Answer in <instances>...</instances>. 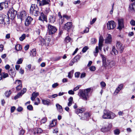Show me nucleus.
Returning <instances> with one entry per match:
<instances>
[{"label":"nucleus","mask_w":135,"mask_h":135,"mask_svg":"<svg viewBox=\"0 0 135 135\" xmlns=\"http://www.w3.org/2000/svg\"><path fill=\"white\" fill-rule=\"evenodd\" d=\"M120 90L118 89V88H117L115 91L114 92V94L115 95H117L119 92Z\"/></svg>","instance_id":"obj_49"},{"label":"nucleus","mask_w":135,"mask_h":135,"mask_svg":"<svg viewBox=\"0 0 135 135\" xmlns=\"http://www.w3.org/2000/svg\"><path fill=\"white\" fill-rule=\"evenodd\" d=\"M115 65V62L113 61H110L109 60V63L108 66V69L112 67Z\"/></svg>","instance_id":"obj_30"},{"label":"nucleus","mask_w":135,"mask_h":135,"mask_svg":"<svg viewBox=\"0 0 135 135\" xmlns=\"http://www.w3.org/2000/svg\"><path fill=\"white\" fill-rule=\"evenodd\" d=\"M57 119H54L50 123L49 126V128L50 129L51 128L54 127L56 125L57 123Z\"/></svg>","instance_id":"obj_20"},{"label":"nucleus","mask_w":135,"mask_h":135,"mask_svg":"<svg viewBox=\"0 0 135 135\" xmlns=\"http://www.w3.org/2000/svg\"><path fill=\"white\" fill-rule=\"evenodd\" d=\"M115 116L113 113L106 110H104L102 118L105 119H113Z\"/></svg>","instance_id":"obj_3"},{"label":"nucleus","mask_w":135,"mask_h":135,"mask_svg":"<svg viewBox=\"0 0 135 135\" xmlns=\"http://www.w3.org/2000/svg\"><path fill=\"white\" fill-rule=\"evenodd\" d=\"M39 45L41 46H43L45 43V41L44 39L41 38L39 42Z\"/></svg>","instance_id":"obj_29"},{"label":"nucleus","mask_w":135,"mask_h":135,"mask_svg":"<svg viewBox=\"0 0 135 135\" xmlns=\"http://www.w3.org/2000/svg\"><path fill=\"white\" fill-rule=\"evenodd\" d=\"M15 49L17 51H20L22 49V47L21 45L17 44L16 45L15 47Z\"/></svg>","instance_id":"obj_28"},{"label":"nucleus","mask_w":135,"mask_h":135,"mask_svg":"<svg viewBox=\"0 0 135 135\" xmlns=\"http://www.w3.org/2000/svg\"><path fill=\"white\" fill-rule=\"evenodd\" d=\"M89 28H86L84 31V33H88L89 31Z\"/></svg>","instance_id":"obj_64"},{"label":"nucleus","mask_w":135,"mask_h":135,"mask_svg":"<svg viewBox=\"0 0 135 135\" xmlns=\"http://www.w3.org/2000/svg\"><path fill=\"white\" fill-rule=\"evenodd\" d=\"M25 37L26 35L25 34H23L20 37V40L21 41H22L25 38Z\"/></svg>","instance_id":"obj_38"},{"label":"nucleus","mask_w":135,"mask_h":135,"mask_svg":"<svg viewBox=\"0 0 135 135\" xmlns=\"http://www.w3.org/2000/svg\"><path fill=\"white\" fill-rule=\"evenodd\" d=\"M130 23L131 25L133 26H135V21L133 20H132L130 22Z\"/></svg>","instance_id":"obj_48"},{"label":"nucleus","mask_w":135,"mask_h":135,"mask_svg":"<svg viewBox=\"0 0 135 135\" xmlns=\"http://www.w3.org/2000/svg\"><path fill=\"white\" fill-rule=\"evenodd\" d=\"M42 101L43 104L44 105H49L51 104L50 100L49 99H42Z\"/></svg>","instance_id":"obj_23"},{"label":"nucleus","mask_w":135,"mask_h":135,"mask_svg":"<svg viewBox=\"0 0 135 135\" xmlns=\"http://www.w3.org/2000/svg\"><path fill=\"white\" fill-rule=\"evenodd\" d=\"M89 69L91 71H94L96 69V68L95 66H92L89 68Z\"/></svg>","instance_id":"obj_44"},{"label":"nucleus","mask_w":135,"mask_h":135,"mask_svg":"<svg viewBox=\"0 0 135 135\" xmlns=\"http://www.w3.org/2000/svg\"><path fill=\"white\" fill-rule=\"evenodd\" d=\"M9 2L7 1L0 3V10H2L4 8H6L8 7Z\"/></svg>","instance_id":"obj_11"},{"label":"nucleus","mask_w":135,"mask_h":135,"mask_svg":"<svg viewBox=\"0 0 135 135\" xmlns=\"http://www.w3.org/2000/svg\"><path fill=\"white\" fill-rule=\"evenodd\" d=\"M118 28L120 30H121L124 27V20L123 19H119L118 20Z\"/></svg>","instance_id":"obj_13"},{"label":"nucleus","mask_w":135,"mask_h":135,"mask_svg":"<svg viewBox=\"0 0 135 135\" xmlns=\"http://www.w3.org/2000/svg\"><path fill=\"white\" fill-rule=\"evenodd\" d=\"M8 77V75L7 73L2 72L0 75V80H2L3 78L4 79Z\"/></svg>","instance_id":"obj_22"},{"label":"nucleus","mask_w":135,"mask_h":135,"mask_svg":"<svg viewBox=\"0 0 135 135\" xmlns=\"http://www.w3.org/2000/svg\"><path fill=\"white\" fill-rule=\"evenodd\" d=\"M74 70H72L70 71L68 73V77L69 78L71 79L73 77V74L74 73Z\"/></svg>","instance_id":"obj_36"},{"label":"nucleus","mask_w":135,"mask_h":135,"mask_svg":"<svg viewBox=\"0 0 135 135\" xmlns=\"http://www.w3.org/2000/svg\"><path fill=\"white\" fill-rule=\"evenodd\" d=\"M17 14V11L14 10L13 8H10L7 14L8 17L11 19H13L15 17Z\"/></svg>","instance_id":"obj_5"},{"label":"nucleus","mask_w":135,"mask_h":135,"mask_svg":"<svg viewBox=\"0 0 135 135\" xmlns=\"http://www.w3.org/2000/svg\"><path fill=\"white\" fill-rule=\"evenodd\" d=\"M80 73L79 72H77L75 73V75L76 78H78L80 74Z\"/></svg>","instance_id":"obj_51"},{"label":"nucleus","mask_w":135,"mask_h":135,"mask_svg":"<svg viewBox=\"0 0 135 135\" xmlns=\"http://www.w3.org/2000/svg\"><path fill=\"white\" fill-rule=\"evenodd\" d=\"M23 109V108L21 107H18L17 109V110L18 112L21 111Z\"/></svg>","instance_id":"obj_53"},{"label":"nucleus","mask_w":135,"mask_h":135,"mask_svg":"<svg viewBox=\"0 0 135 135\" xmlns=\"http://www.w3.org/2000/svg\"><path fill=\"white\" fill-rule=\"evenodd\" d=\"M88 49V46H85L83 49L82 51L83 52H85L86 50Z\"/></svg>","instance_id":"obj_47"},{"label":"nucleus","mask_w":135,"mask_h":135,"mask_svg":"<svg viewBox=\"0 0 135 135\" xmlns=\"http://www.w3.org/2000/svg\"><path fill=\"white\" fill-rule=\"evenodd\" d=\"M6 17V16L3 14H0V23L4 25L5 22V17Z\"/></svg>","instance_id":"obj_19"},{"label":"nucleus","mask_w":135,"mask_h":135,"mask_svg":"<svg viewBox=\"0 0 135 135\" xmlns=\"http://www.w3.org/2000/svg\"><path fill=\"white\" fill-rule=\"evenodd\" d=\"M42 132V130L40 128H38L37 129V132H36L37 133H40Z\"/></svg>","instance_id":"obj_52"},{"label":"nucleus","mask_w":135,"mask_h":135,"mask_svg":"<svg viewBox=\"0 0 135 135\" xmlns=\"http://www.w3.org/2000/svg\"><path fill=\"white\" fill-rule=\"evenodd\" d=\"M22 88L21 85H18L16 87V89L17 90H20Z\"/></svg>","instance_id":"obj_54"},{"label":"nucleus","mask_w":135,"mask_h":135,"mask_svg":"<svg viewBox=\"0 0 135 135\" xmlns=\"http://www.w3.org/2000/svg\"><path fill=\"white\" fill-rule=\"evenodd\" d=\"M74 90L73 91L72 90H69L68 92V93L70 94L73 95L74 94Z\"/></svg>","instance_id":"obj_59"},{"label":"nucleus","mask_w":135,"mask_h":135,"mask_svg":"<svg viewBox=\"0 0 135 135\" xmlns=\"http://www.w3.org/2000/svg\"><path fill=\"white\" fill-rule=\"evenodd\" d=\"M90 114L89 113H84L83 116H82L80 118L81 119L84 120H88L90 116Z\"/></svg>","instance_id":"obj_16"},{"label":"nucleus","mask_w":135,"mask_h":135,"mask_svg":"<svg viewBox=\"0 0 135 135\" xmlns=\"http://www.w3.org/2000/svg\"><path fill=\"white\" fill-rule=\"evenodd\" d=\"M48 28L49 35H52L55 33L57 31L56 28L54 26H52L50 24L48 25Z\"/></svg>","instance_id":"obj_8"},{"label":"nucleus","mask_w":135,"mask_h":135,"mask_svg":"<svg viewBox=\"0 0 135 135\" xmlns=\"http://www.w3.org/2000/svg\"><path fill=\"white\" fill-rule=\"evenodd\" d=\"M84 111V109L83 108L77 109L76 110L75 112L77 114L82 113Z\"/></svg>","instance_id":"obj_31"},{"label":"nucleus","mask_w":135,"mask_h":135,"mask_svg":"<svg viewBox=\"0 0 135 135\" xmlns=\"http://www.w3.org/2000/svg\"><path fill=\"white\" fill-rule=\"evenodd\" d=\"M71 40V38L69 36H68L65 38L64 41L66 43H68L70 42Z\"/></svg>","instance_id":"obj_32"},{"label":"nucleus","mask_w":135,"mask_h":135,"mask_svg":"<svg viewBox=\"0 0 135 135\" xmlns=\"http://www.w3.org/2000/svg\"><path fill=\"white\" fill-rule=\"evenodd\" d=\"M69 102L68 104V105L69 106H70L72 103L73 101V98L72 97H70L69 99Z\"/></svg>","instance_id":"obj_33"},{"label":"nucleus","mask_w":135,"mask_h":135,"mask_svg":"<svg viewBox=\"0 0 135 135\" xmlns=\"http://www.w3.org/2000/svg\"><path fill=\"white\" fill-rule=\"evenodd\" d=\"M97 40L95 38H92L91 40V43L92 44H95L97 42Z\"/></svg>","instance_id":"obj_40"},{"label":"nucleus","mask_w":135,"mask_h":135,"mask_svg":"<svg viewBox=\"0 0 135 135\" xmlns=\"http://www.w3.org/2000/svg\"><path fill=\"white\" fill-rule=\"evenodd\" d=\"M46 118H44L41 120V122L42 123H44L46 122Z\"/></svg>","instance_id":"obj_55"},{"label":"nucleus","mask_w":135,"mask_h":135,"mask_svg":"<svg viewBox=\"0 0 135 135\" xmlns=\"http://www.w3.org/2000/svg\"><path fill=\"white\" fill-rule=\"evenodd\" d=\"M39 20L41 21H46V17L44 14L42 12L41 14V15L39 18Z\"/></svg>","instance_id":"obj_21"},{"label":"nucleus","mask_w":135,"mask_h":135,"mask_svg":"<svg viewBox=\"0 0 135 135\" xmlns=\"http://www.w3.org/2000/svg\"><path fill=\"white\" fill-rule=\"evenodd\" d=\"M112 41L111 35L110 34L107 35L106 39L105 40V43L106 44H110Z\"/></svg>","instance_id":"obj_18"},{"label":"nucleus","mask_w":135,"mask_h":135,"mask_svg":"<svg viewBox=\"0 0 135 135\" xmlns=\"http://www.w3.org/2000/svg\"><path fill=\"white\" fill-rule=\"evenodd\" d=\"M23 59L21 58L17 62V64H21L22 62Z\"/></svg>","instance_id":"obj_46"},{"label":"nucleus","mask_w":135,"mask_h":135,"mask_svg":"<svg viewBox=\"0 0 135 135\" xmlns=\"http://www.w3.org/2000/svg\"><path fill=\"white\" fill-rule=\"evenodd\" d=\"M72 23L71 22H68L65 24L64 28L67 31H69L72 27Z\"/></svg>","instance_id":"obj_14"},{"label":"nucleus","mask_w":135,"mask_h":135,"mask_svg":"<svg viewBox=\"0 0 135 135\" xmlns=\"http://www.w3.org/2000/svg\"><path fill=\"white\" fill-rule=\"evenodd\" d=\"M107 26L108 30H112L115 27L116 23L113 21H109L107 24Z\"/></svg>","instance_id":"obj_7"},{"label":"nucleus","mask_w":135,"mask_h":135,"mask_svg":"<svg viewBox=\"0 0 135 135\" xmlns=\"http://www.w3.org/2000/svg\"><path fill=\"white\" fill-rule=\"evenodd\" d=\"M17 83L19 85H21V81L20 80H17L15 81V83Z\"/></svg>","instance_id":"obj_57"},{"label":"nucleus","mask_w":135,"mask_h":135,"mask_svg":"<svg viewBox=\"0 0 135 135\" xmlns=\"http://www.w3.org/2000/svg\"><path fill=\"white\" fill-rule=\"evenodd\" d=\"M120 133V131L118 129H116L114 131V133L115 134H118Z\"/></svg>","instance_id":"obj_45"},{"label":"nucleus","mask_w":135,"mask_h":135,"mask_svg":"<svg viewBox=\"0 0 135 135\" xmlns=\"http://www.w3.org/2000/svg\"><path fill=\"white\" fill-rule=\"evenodd\" d=\"M17 16L18 18L20 19L22 21L26 17V12L25 11H22L17 15Z\"/></svg>","instance_id":"obj_12"},{"label":"nucleus","mask_w":135,"mask_h":135,"mask_svg":"<svg viewBox=\"0 0 135 135\" xmlns=\"http://www.w3.org/2000/svg\"><path fill=\"white\" fill-rule=\"evenodd\" d=\"M100 56L102 59L103 66L106 69H108L109 60L106 61L105 57L104 55L101 54Z\"/></svg>","instance_id":"obj_9"},{"label":"nucleus","mask_w":135,"mask_h":135,"mask_svg":"<svg viewBox=\"0 0 135 135\" xmlns=\"http://www.w3.org/2000/svg\"><path fill=\"white\" fill-rule=\"evenodd\" d=\"M116 46L117 50L120 53H122L124 50V46L122 43L119 41H117L116 43Z\"/></svg>","instance_id":"obj_6"},{"label":"nucleus","mask_w":135,"mask_h":135,"mask_svg":"<svg viewBox=\"0 0 135 135\" xmlns=\"http://www.w3.org/2000/svg\"><path fill=\"white\" fill-rule=\"evenodd\" d=\"M33 20V18L30 17L28 16L26 19L25 22V25L26 26H28L30 24L31 21Z\"/></svg>","instance_id":"obj_17"},{"label":"nucleus","mask_w":135,"mask_h":135,"mask_svg":"<svg viewBox=\"0 0 135 135\" xmlns=\"http://www.w3.org/2000/svg\"><path fill=\"white\" fill-rule=\"evenodd\" d=\"M26 90L27 89L26 88H23V90H22L20 93H18L17 95L14 97V98L16 100L19 98L20 96H22L23 94L26 92Z\"/></svg>","instance_id":"obj_15"},{"label":"nucleus","mask_w":135,"mask_h":135,"mask_svg":"<svg viewBox=\"0 0 135 135\" xmlns=\"http://www.w3.org/2000/svg\"><path fill=\"white\" fill-rule=\"evenodd\" d=\"M58 84L57 83H55L53 84L52 85V87L53 88H55L58 85Z\"/></svg>","instance_id":"obj_56"},{"label":"nucleus","mask_w":135,"mask_h":135,"mask_svg":"<svg viewBox=\"0 0 135 135\" xmlns=\"http://www.w3.org/2000/svg\"><path fill=\"white\" fill-rule=\"evenodd\" d=\"M39 93L38 92H33L32 94V96L34 97L35 98L39 95Z\"/></svg>","instance_id":"obj_41"},{"label":"nucleus","mask_w":135,"mask_h":135,"mask_svg":"<svg viewBox=\"0 0 135 135\" xmlns=\"http://www.w3.org/2000/svg\"><path fill=\"white\" fill-rule=\"evenodd\" d=\"M128 10L129 11L132 12H135V0H131Z\"/></svg>","instance_id":"obj_10"},{"label":"nucleus","mask_w":135,"mask_h":135,"mask_svg":"<svg viewBox=\"0 0 135 135\" xmlns=\"http://www.w3.org/2000/svg\"><path fill=\"white\" fill-rule=\"evenodd\" d=\"M91 89L88 88L84 90H80L78 94L79 96L81 97L84 100H87L89 98L88 94Z\"/></svg>","instance_id":"obj_1"},{"label":"nucleus","mask_w":135,"mask_h":135,"mask_svg":"<svg viewBox=\"0 0 135 135\" xmlns=\"http://www.w3.org/2000/svg\"><path fill=\"white\" fill-rule=\"evenodd\" d=\"M49 1V0H42L41 1L39 2V5L40 6H41L48 4Z\"/></svg>","instance_id":"obj_24"},{"label":"nucleus","mask_w":135,"mask_h":135,"mask_svg":"<svg viewBox=\"0 0 135 135\" xmlns=\"http://www.w3.org/2000/svg\"><path fill=\"white\" fill-rule=\"evenodd\" d=\"M118 50L116 49L114 46H113L112 48V51L114 53L115 55H117L118 53Z\"/></svg>","instance_id":"obj_35"},{"label":"nucleus","mask_w":135,"mask_h":135,"mask_svg":"<svg viewBox=\"0 0 135 135\" xmlns=\"http://www.w3.org/2000/svg\"><path fill=\"white\" fill-rule=\"evenodd\" d=\"M24 133V131L21 130H20L19 133V135H23Z\"/></svg>","instance_id":"obj_61"},{"label":"nucleus","mask_w":135,"mask_h":135,"mask_svg":"<svg viewBox=\"0 0 135 135\" xmlns=\"http://www.w3.org/2000/svg\"><path fill=\"white\" fill-rule=\"evenodd\" d=\"M27 109L30 110H32L33 109V107L31 105H29L27 107Z\"/></svg>","instance_id":"obj_43"},{"label":"nucleus","mask_w":135,"mask_h":135,"mask_svg":"<svg viewBox=\"0 0 135 135\" xmlns=\"http://www.w3.org/2000/svg\"><path fill=\"white\" fill-rule=\"evenodd\" d=\"M104 41L103 38L102 36H100L99 38L98 47L97 46L95 48V51L94 52V55L96 56L98 55L99 52L98 49L101 50L103 46V43Z\"/></svg>","instance_id":"obj_4"},{"label":"nucleus","mask_w":135,"mask_h":135,"mask_svg":"<svg viewBox=\"0 0 135 135\" xmlns=\"http://www.w3.org/2000/svg\"><path fill=\"white\" fill-rule=\"evenodd\" d=\"M101 131L103 132H108V131H109V130L108 129L107 127H104L102 128L101 129Z\"/></svg>","instance_id":"obj_37"},{"label":"nucleus","mask_w":135,"mask_h":135,"mask_svg":"<svg viewBox=\"0 0 135 135\" xmlns=\"http://www.w3.org/2000/svg\"><path fill=\"white\" fill-rule=\"evenodd\" d=\"M9 18H9L8 17V16L7 17L6 16V17H5V22H7V23L8 24L9 23Z\"/></svg>","instance_id":"obj_50"},{"label":"nucleus","mask_w":135,"mask_h":135,"mask_svg":"<svg viewBox=\"0 0 135 135\" xmlns=\"http://www.w3.org/2000/svg\"><path fill=\"white\" fill-rule=\"evenodd\" d=\"M56 17L55 16H50L49 18V22L50 23H54L55 21Z\"/></svg>","instance_id":"obj_25"},{"label":"nucleus","mask_w":135,"mask_h":135,"mask_svg":"<svg viewBox=\"0 0 135 135\" xmlns=\"http://www.w3.org/2000/svg\"><path fill=\"white\" fill-rule=\"evenodd\" d=\"M56 106L57 110L59 112L61 113L62 112L63 109L62 106L61 105L58 104H56Z\"/></svg>","instance_id":"obj_26"},{"label":"nucleus","mask_w":135,"mask_h":135,"mask_svg":"<svg viewBox=\"0 0 135 135\" xmlns=\"http://www.w3.org/2000/svg\"><path fill=\"white\" fill-rule=\"evenodd\" d=\"M80 85H78L75 87L74 89L73 90L74 91H75L76 90H78L79 88V87Z\"/></svg>","instance_id":"obj_63"},{"label":"nucleus","mask_w":135,"mask_h":135,"mask_svg":"<svg viewBox=\"0 0 135 135\" xmlns=\"http://www.w3.org/2000/svg\"><path fill=\"white\" fill-rule=\"evenodd\" d=\"M100 85L102 88H104L105 87L106 85L104 81H102L100 83Z\"/></svg>","instance_id":"obj_39"},{"label":"nucleus","mask_w":135,"mask_h":135,"mask_svg":"<svg viewBox=\"0 0 135 135\" xmlns=\"http://www.w3.org/2000/svg\"><path fill=\"white\" fill-rule=\"evenodd\" d=\"M31 54L33 56H35L36 54V49H33L31 51Z\"/></svg>","instance_id":"obj_34"},{"label":"nucleus","mask_w":135,"mask_h":135,"mask_svg":"<svg viewBox=\"0 0 135 135\" xmlns=\"http://www.w3.org/2000/svg\"><path fill=\"white\" fill-rule=\"evenodd\" d=\"M39 10V8L36 5L32 4L30 9V13L33 15L37 16L40 13Z\"/></svg>","instance_id":"obj_2"},{"label":"nucleus","mask_w":135,"mask_h":135,"mask_svg":"<svg viewBox=\"0 0 135 135\" xmlns=\"http://www.w3.org/2000/svg\"><path fill=\"white\" fill-rule=\"evenodd\" d=\"M11 93V90H9L8 91L6 92L5 93V95L7 97H8Z\"/></svg>","instance_id":"obj_42"},{"label":"nucleus","mask_w":135,"mask_h":135,"mask_svg":"<svg viewBox=\"0 0 135 135\" xmlns=\"http://www.w3.org/2000/svg\"><path fill=\"white\" fill-rule=\"evenodd\" d=\"M15 109V107L14 106L12 107L11 108V113L13 112Z\"/></svg>","instance_id":"obj_60"},{"label":"nucleus","mask_w":135,"mask_h":135,"mask_svg":"<svg viewBox=\"0 0 135 135\" xmlns=\"http://www.w3.org/2000/svg\"><path fill=\"white\" fill-rule=\"evenodd\" d=\"M112 126V124L111 123H110L109 124L108 126L107 127L108 129L109 130V131L110 130V129L111 128Z\"/></svg>","instance_id":"obj_62"},{"label":"nucleus","mask_w":135,"mask_h":135,"mask_svg":"<svg viewBox=\"0 0 135 135\" xmlns=\"http://www.w3.org/2000/svg\"><path fill=\"white\" fill-rule=\"evenodd\" d=\"M9 73L12 77H14L15 76L16 73L15 71H12V69H10L9 71Z\"/></svg>","instance_id":"obj_27"},{"label":"nucleus","mask_w":135,"mask_h":135,"mask_svg":"<svg viewBox=\"0 0 135 135\" xmlns=\"http://www.w3.org/2000/svg\"><path fill=\"white\" fill-rule=\"evenodd\" d=\"M86 76V74L85 73H81V75L80 76V78H84Z\"/></svg>","instance_id":"obj_58"}]
</instances>
